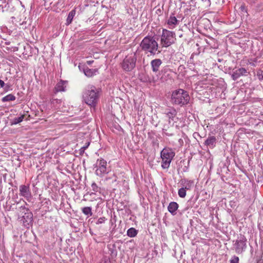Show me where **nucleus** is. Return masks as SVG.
Instances as JSON below:
<instances>
[{
	"label": "nucleus",
	"instance_id": "f257e3e1",
	"mask_svg": "<svg viewBox=\"0 0 263 263\" xmlns=\"http://www.w3.org/2000/svg\"><path fill=\"white\" fill-rule=\"evenodd\" d=\"M140 47L148 56H154L160 52L158 51V44L154 36L148 35L144 37L140 44Z\"/></svg>",
	"mask_w": 263,
	"mask_h": 263
},
{
	"label": "nucleus",
	"instance_id": "f03ea898",
	"mask_svg": "<svg viewBox=\"0 0 263 263\" xmlns=\"http://www.w3.org/2000/svg\"><path fill=\"white\" fill-rule=\"evenodd\" d=\"M83 98L87 105L95 107L99 100V91L95 86L88 85L83 92Z\"/></svg>",
	"mask_w": 263,
	"mask_h": 263
},
{
	"label": "nucleus",
	"instance_id": "7ed1b4c3",
	"mask_svg": "<svg viewBox=\"0 0 263 263\" xmlns=\"http://www.w3.org/2000/svg\"><path fill=\"white\" fill-rule=\"evenodd\" d=\"M190 96L188 93L182 89L175 90L172 95V103L182 106L189 103Z\"/></svg>",
	"mask_w": 263,
	"mask_h": 263
},
{
	"label": "nucleus",
	"instance_id": "20e7f679",
	"mask_svg": "<svg viewBox=\"0 0 263 263\" xmlns=\"http://www.w3.org/2000/svg\"><path fill=\"white\" fill-rule=\"evenodd\" d=\"M176 34L174 32L165 29L162 30L160 43L162 47H167L175 43Z\"/></svg>",
	"mask_w": 263,
	"mask_h": 263
},
{
	"label": "nucleus",
	"instance_id": "39448f33",
	"mask_svg": "<svg viewBox=\"0 0 263 263\" xmlns=\"http://www.w3.org/2000/svg\"><path fill=\"white\" fill-rule=\"evenodd\" d=\"M175 153L170 148H164L161 152L162 158L161 166L163 169L168 168L170 163L175 156Z\"/></svg>",
	"mask_w": 263,
	"mask_h": 263
},
{
	"label": "nucleus",
	"instance_id": "423d86ee",
	"mask_svg": "<svg viewBox=\"0 0 263 263\" xmlns=\"http://www.w3.org/2000/svg\"><path fill=\"white\" fill-rule=\"evenodd\" d=\"M247 241L246 237L243 235L240 234L237 239L234 241L233 248L235 252L238 254H242L245 252L247 249Z\"/></svg>",
	"mask_w": 263,
	"mask_h": 263
},
{
	"label": "nucleus",
	"instance_id": "0eeeda50",
	"mask_svg": "<svg viewBox=\"0 0 263 263\" xmlns=\"http://www.w3.org/2000/svg\"><path fill=\"white\" fill-rule=\"evenodd\" d=\"M137 58L135 53L127 55L123 61L122 67L126 71H130L135 67Z\"/></svg>",
	"mask_w": 263,
	"mask_h": 263
},
{
	"label": "nucleus",
	"instance_id": "6e6552de",
	"mask_svg": "<svg viewBox=\"0 0 263 263\" xmlns=\"http://www.w3.org/2000/svg\"><path fill=\"white\" fill-rule=\"evenodd\" d=\"M107 162L103 159H98L96 163L93 165V168L95 170V174L99 177H102L104 175L108 173L107 170Z\"/></svg>",
	"mask_w": 263,
	"mask_h": 263
},
{
	"label": "nucleus",
	"instance_id": "1a4fd4ad",
	"mask_svg": "<svg viewBox=\"0 0 263 263\" xmlns=\"http://www.w3.org/2000/svg\"><path fill=\"white\" fill-rule=\"evenodd\" d=\"M20 195L24 197L27 200L29 201L31 198V193L28 185H21L20 186Z\"/></svg>",
	"mask_w": 263,
	"mask_h": 263
},
{
	"label": "nucleus",
	"instance_id": "9d476101",
	"mask_svg": "<svg viewBox=\"0 0 263 263\" xmlns=\"http://www.w3.org/2000/svg\"><path fill=\"white\" fill-rule=\"evenodd\" d=\"M248 73L246 68H240L233 71L231 74V78L233 80L236 81L241 76H247Z\"/></svg>",
	"mask_w": 263,
	"mask_h": 263
},
{
	"label": "nucleus",
	"instance_id": "9b49d317",
	"mask_svg": "<svg viewBox=\"0 0 263 263\" xmlns=\"http://www.w3.org/2000/svg\"><path fill=\"white\" fill-rule=\"evenodd\" d=\"M68 81L61 80L58 82L54 89V93L58 92L65 91L67 85Z\"/></svg>",
	"mask_w": 263,
	"mask_h": 263
},
{
	"label": "nucleus",
	"instance_id": "f8f14e48",
	"mask_svg": "<svg viewBox=\"0 0 263 263\" xmlns=\"http://www.w3.org/2000/svg\"><path fill=\"white\" fill-rule=\"evenodd\" d=\"M162 60L160 59H155L151 62V65L152 70L154 72H157L159 71V68L162 64Z\"/></svg>",
	"mask_w": 263,
	"mask_h": 263
},
{
	"label": "nucleus",
	"instance_id": "ddd939ff",
	"mask_svg": "<svg viewBox=\"0 0 263 263\" xmlns=\"http://www.w3.org/2000/svg\"><path fill=\"white\" fill-rule=\"evenodd\" d=\"M21 208L26 211V212L25 213L22 217L24 222H27V223L31 222L33 220L32 213L25 206H21Z\"/></svg>",
	"mask_w": 263,
	"mask_h": 263
},
{
	"label": "nucleus",
	"instance_id": "4468645a",
	"mask_svg": "<svg viewBox=\"0 0 263 263\" xmlns=\"http://www.w3.org/2000/svg\"><path fill=\"white\" fill-rule=\"evenodd\" d=\"M216 143V139L214 136H210L208 138V139L205 141L204 144L207 147H209L210 148H214Z\"/></svg>",
	"mask_w": 263,
	"mask_h": 263
},
{
	"label": "nucleus",
	"instance_id": "2eb2a0df",
	"mask_svg": "<svg viewBox=\"0 0 263 263\" xmlns=\"http://www.w3.org/2000/svg\"><path fill=\"white\" fill-rule=\"evenodd\" d=\"M178 20L174 15H171L167 20V24L170 29H173L178 24Z\"/></svg>",
	"mask_w": 263,
	"mask_h": 263
},
{
	"label": "nucleus",
	"instance_id": "dca6fc26",
	"mask_svg": "<svg viewBox=\"0 0 263 263\" xmlns=\"http://www.w3.org/2000/svg\"><path fill=\"white\" fill-rule=\"evenodd\" d=\"M178 204L176 202H171L170 203L167 209L168 211L173 215L176 214V211L178 208Z\"/></svg>",
	"mask_w": 263,
	"mask_h": 263
},
{
	"label": "nucleus",
	"instance_id": "f3484780",
	"mask_svg": "<svg viewBox=\"0 0 263 263\" xmlns=\"http://www.w3.org/2000/svg\"><path fill=\"white\" fill-rule=\"evenodd\" d=\"M164 114L169 119L173 120L174 118L177 115V111L174 108L166 109L165 110Z\"/></svg>",
	"mask_w": 263,
	"mask_h": 263
},
{
	"label": "nucleus",
	"instance_id": "a211bd4d",
	"mask_svg": "<svg viewBox=\"0 0 263 263\" xmlns=\"http://www.w3.org/2000/svg\"><path fill=\"white\" fill-rule=\"evenodd\" d=\"M181 184L182 187L184 188L186 190H190L193 184V181L191 180H187L186 179H181Z\"/></svg>",
	"mask_w": 263,
	"mask_h": 263
},
{
	"label": "nucleus",
	"instance_id": "6ab92c4d",
	"mask_svg": "<svg viewBox=\"0 0 263 263\" xmlns=\"http://www.w3.org/2000/svg\"><path fill=\"white\" fill-rule=\"evenodd\" d=\"M85 75L88 77H91L95 74L96 70L95 69L86 68L83 70Z\"/></svg>",
	"mask_w": 263,
	"mask_h": 263
},
{
	"label": "nucleus",
	"instance_id": "aec40b11",
	"mask_svg": "<svg viewBox=\"0 0 263 263\" xmlns=\"http://www.w3.org/2000/svg\"><path fill=\"white\" fill-rule=\"evenodd\" d=\"M76 14V11L74 10H71L68 14V17L66 20L67 25H69L72 22L74 16Z\"/></svg>",
	"mask_w": 263,
	"mask_h": 263
},
{
	"label": "nucleus",
	"instance_id": "412c9836",
	"mask_svg": "<svg viewBox=\"0 0 263 263\" xmlns=\"http://www.w3.org/2000/svg\"><path fill=\"white\" fill-rule=\"evenodd\" d=\"M138 233V231L134 228H129L127 231V235L130 237H135Z\"/></svg>",
	"mask_w": 263,
	"mask_h": 263
},
{
	"label": "nucleus",
	"instance_id": "4be33fe9",
	"mask_svg": "<svg viewBox=\"0 0 263 263\" xmlns=\"http://www.w3.org/2000/svg\"><path fill=\"white\" fill-rule=\"evenodd\" d=\"M82 211L84 214L88 216H91L92 215L91 208L89 206H86L82 208Z\"/></svg>",
	"mask_w": 263,
	"mask_h": 263
},
{
	"label": "nucleus",
	"instance_id": "5701e85b",
	"mask_svg": "<svg viewBox=\"0 0 263 263\" xmlns=\"http://www.w3.org/2000/svg\"><path fill=\"white\" fill-rule=\"evenodd\" d=\"M15 100V97L12 95V94H9L4 97H3L2 99V101L3 102L10 101H14Z\"/></svg>",
	"mask_w": 263,
	"mask_h": 263
},
{
	"label": "nucleus",
	"instance_id": "b1692460",
	"mask_svg": "<svg viewBox=\"0 0 263 263\" xmlns=\"http://www.w3.org/2000/svg\"><path fill=\"white\" fill-rule=\"evenodd\" d=\"M24 118V115H21V116H20L18 117L14 118L12 120L11 124H18V123L21 122L23 120Z\"/></svg>",
	"mask_w": 263,
	"mask_h": 263
},
{
	"label": "nucleus",
	"instance_id": "393cba45",
	"mask_svg": "<svg viewBox=\"0 0 263 263\" xmlns=\"http://www.w3.org/2000/svg\"><path fill=\"white\" fill-rule=\"evenodd\" d=\"M186 194V190L184 188L181 187L178 190V195L180 197L184 198Z\"/></svg>",
	"mask_w": 263,
	"mask_h": 263
},
{
	"label": "nucleus",
	"instance_id": "a878e982",
	"mask_svg": "<svg viewBox=\"0 0 263 263\" xmlns=\"http://www.w3.org/2000/svg\"><path fill=\"white\" fill-rule=\"evenodd\" d=\"M240 9L241 10V14L243 15H246V16L248 15V12L247 9L245 6V5L244 4H241V5L240 7Z\"/></svg>",
	"mask_w": 263,
	"mask_h": 263
},
{
	"label": "nucleus",
	"instance_id": "bb28decb",
	"mask_svg": "<svg viewBox=\"0 0 263 263\" xmlns=\"http://www.w3.org/2000/svg\"><path fill=\"white\" fill-rule=\"evenodd\" d=\"M239 257L233 256L230 260V263H239Z\"/></svg>",
	"mask_w": 263,
	"mask_h": 263
},
{
	"label": "nucleus",
	"instance_id": "cd10ccee",
	"mask_svg": "<svg viewBox=\"0 0 263 263\" xmlns=\"http://www.w3.org/2000/svg\"><path fill=\"white\" fill-rule=\"evenodd\" d=\"M91 187H92V191H93L94 192H97L99 191V187H98V186L97 185V184L96 183L93 182L91 184Z\"/></svg>",
	"mask_w": 263,
	"mask_h": 263
},
{
	"label": "nucleus",
	"instance_id": "c85d7f7f",
	"mask_svg": "<svg viewBox=\"0 0 263 263\" xmlns=\"http://www.w3.org/2000/svg\"><path fill=\"white\" fill-rule=\"evenodd\" d=\"M106 220V218L104 217H100L98 219L96 223L97 224H102L104 223Z\"/></svg>",
	"mask_w": 263,
	"mask_h": 263
},
{
	"label": "nucleus",
	"instance_id": "c756f323",
	"mask_svg": "<svg viewBox=\"0 0 263 263\" xmlns=\"http://www.w3.org/2000/svg\"><path fill=\"white\" fill-rule=\"evenodd\" d=\"M5 85V84L3 80H0V86H1V87H2V88L4 87Z\"/></svg>",
	"mask_w": 263,
	"mask_h": 263
},
{
	"label": "nucleus",
	"instance_id": "7c9ffc66",
	"mask_svg": "<svg viewBox=\"0 0 263 263\" xmlns=\"http://www.w3.org/2000/svg\"><path fill=\"white\" fill-rule=\"evenodd\" d=\"M259 80H263V71H261V74H258Z\"/></svg>",
	"mask_w": 263,
	"mask_h": 263
},
{
	"label": "nucleus",
	"instance_id": "2f4dec72",
	"mask_svg": "<svg viewBox=\"0 0 263 263\" xmlns=\"http://www.w3.org/2000/svg\"><path fill=\"white\" fill-rule=\"evenodd\" d=\"M178 142H179V144L180 145H182L183 144V140L182 139H180V138L178 140Z\"/></svg>",
	"mask_w": 263,
	"mask_h": 263
},
{
	"label": "nucleus",
	"instance_id": "473e14b6",
	"mask_svg": "<svg viewBox=\"0 0 263 263\" xmlns=\"http://www.w3.org/2000/svg\"><path fill=\"white\" fill-rule=\"evenodd\" d=\"M89 143L88 142V143L87 144V145H85L84 146H83V147H81V149H83V151H85V149H86L88 147V146H89Z\"/></svg>",
	"mask_w": 263,
	"mask_h": 263
},
{
	"label": "nucleus",
	"instance_id": "72a5a7b5",
	"mask_svg": "<svg viewBox=\"0 0 263 263\" xmlns=\"http://www.w3.org/2000/svg\"><path fill=\"white\" fill-rule=\"evenodd\" d=\"M93 62V61H87V64L88 65L91 64Z\"/></svg>",
	"mask_w": 263,
	"mask_h": 263
},
{
	"label": "nucleus",
	"instance_id": "f704fd0d",
	"mask_svg": "<svg viewBox=\"0 0 263 263\" xmlns=\"http://www.w3.org/2000/svg\"><path fill=\"white\" fill-rule=\"evenodd\" d=\"M257 263H263V258L258 260Z\"/></svg>",
	"mask_w": 263,
	"mask_h": 263
},
{
	"label": "nucleus",
	"instance_id": "c9c22d12",
	"mask_svg": "<svg viewBox=\"0 0 263 263\" xmlns=\"http://www.w3.org/2000/svg\"><path fill=\"white\" fill-rule=\"evenodd\" d=\"M84 152V151H83V149H81V148L80 149L81 153H82V152Z\"/></svg>",
	"mask_w": 263,
	"mask_h": 263
},
{
	"label": "nucleus",
	"instance_id": "e433bc0d",
	"mask_svg": "<svg viewBox=\"0 0 263 263\" xmlns=\"http://www.w3.org/2000/svg\"><path fill=\"white\" fill-rule=\"evenodd\" d=\"M251 2L254 3L256 0H250Z\"/></svg>",
	"mask_w": 263,
	"mask_h": 263
}]
</instances>
